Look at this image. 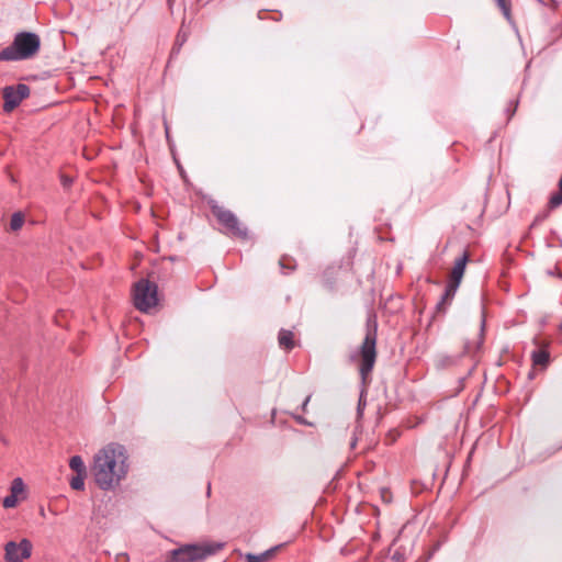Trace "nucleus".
I'll return each mask as SVG.
<instances>
[{
	"label": "nucleus",
	"instance_id": "obj_1",
	"mask_svg": "<svg viewBox=\"0 0 562 562\" xmlns=\"http://www.w3.org/2000/svg\"><path fill=\"white\" fill-rule=\"evenodd\" d=\"M130 470L126 449L115 442L108 443L93 457L91 473L99 488L114 491L126 479Z\"/></svg>",
	"mask_w": 562,
	"mask_h": 562
},
{
	"label": "nucleus",
	"instance_id": "obj_2",
	"mask_svg": "<svg viewBox=\"0 0 562 562\" xmlns=\"http://www.w3.org/2000/svg\"><path fill=\"white\" fill-rule=\"evenodd\" d=\"M38 35L21 32L15 35L12 44L0 52V60H23L35 56L40 49Z\"/></svg>",
	"mask_w": 562,
	"mask_h": 562
},
{
	"label": "nucleus",
	"instance_id": "obj_3",
	"mask_svg": "<svg viewBox=\"0 0 562 562\" xmlns=\"http://www.w3.org/2000/svg\"><path fill=\"white\" fill-rule=\"evenodd\" d=\"M221 543L186 544L169 552V562H199L222 549Z\"/></svg>",
	"mask_w": 562,
	"mask_h": 562
},
{
	"label": "nucleus",
	"instance_id": "obj_4",
	"mask_svg": "<svg viewBox=\"0 0 562 562\" xmlns=\"http://www.w3.org/2000/svg\"><path fill=\"white\" fill-rule=\"evenodd\" d=\"M376 322L373 319L372 323H368V331L360 349V375L363 383H367V379L371 373L376 358Z\"/></svg>",
	"mask_w": 562,
	"mask_h": 562
},
{
	"label": "nucleus",
	"instance_id": "obj_5",
	"mask_svg": "<svg viewBox=\"0 0 562 562\" xmlns=\"http://www.w3.org/2000/svg\"><path fill=\"white\" fill-rule=\"evenodd\" d=\"M134 305L140 312H148L157 305V285L148 280L142 279L134 285Z\"/></svg>",
	"mask_w": 562,
	"mask_h": 562
},
{
	"label": "nucleus",
	"instance_id": "obj_6",
	"mask_svg": "<svg viewBox=\"0 0 562 562\" xmlns=\"http://www.w3.org/2000/svg\"><path fill=\"white\" fill-rule=\"evenodd\" d=\"M212 213L224 227V232L226 234L240 239L248 238L247 228L239 222L233 212L220 205H212Z\"/></svg>",
	"mask_w": 562,
	"mask_h": 562
},
{
	"label": "nucleus",
	"instance_id": "obj_7",
	"mask_svg": "<svg viewBox=\"0 0 562 562\" xmlns=\"http://www.w3.org/2000/svg\"><path fill=\"white\" fill-rule=\"evenodd\" d=\"M32 542L22 539L20 542L9 541L4 546V559L7 562H23L32 554Z\"/></svg>",
	"mask_w": 562,
	"mask_h": 562
},
{
	"label": "nucleus",
	"instance_id": "obj_8",
	"mask_svg": "<svg viewBox=\"0 0 562 562\" xmlns=\"http://www.w3.org/2000/svg\"><path fill=\"white\" fill-rule=\"evenodd\" d=\"M30 94V88L24 83L18 86H9L3 89V110L5 112L13 111Z\"/></svg>",
	"mask_w": 562,
	"mask_h": 562
},
{
	"label": "nucleus",
	"instance_id": "obj_9",
	"mask_svg": "<svg viewBox=\"0 0 562 562\" xmlns=\"http://www.w3.org/2000/svg\"><path fill=\"white\" fill-rule=\"evenodd\" d=\"M26 498L27 491L23 480L21 477H15L11 482L10 494L2 499V506L5 509L14 508Z\"/></svg>",
	"mask_w": 562,
	"mask_h": 562
},
{
	"label": "nucleus",
	"instance_id": "obj_10",
	"mask_svg": "<svg viewBox=\"0 0 562 562\" xmlns=\"http://www.w3.org/2000/svg\"><path fill=\"white\" fill-rule=\"evenodd\" d=\"M468 257L467 255H463L454 262V266L451 271V279L448 284H456V288H459V284L464 273Z\"/></svg>",
	"mask_w": 562,
	"mask_h": 562
},
{
	"label": "nucleus",
	"instance_id": "obj_11",
	"mask_svg": "<svg viewBox=\"0 0 562 562\" xmlns=\"http://www.w3.org/2000/svg\"><path fill=\"white\" fill-rule=\"evenodd\" d=\"M456 284H448L441 300L437 303L436 310L438 313H445L447 307L450 305L456 292Z\"/></svg>",
	"mask_w": 562,
	"mask_h": 562
},
{
	"label": "nucleus",
	"instance_id": "obj_12",
	"mask_svg": "<svg viewBox=\"0 0 562 562\" xmlns=\"http://www.w3.org/2000/svg\"><path fill=\"white\" fill-rule=\"evenodd\" d=\"M280 547L281 546H277L259 554L248 553L246 554V560L247 562H268L274 557Z\"/></svg>",
	"mask_w": 562,
	"mask_h": 562
},
{
	"label": "nucleus",
	"instance_id": "obj_13",
	"mask_svg": "<svg viewBox=\"0 0 562 562\" xmlns=\"http://www.w3.org/2000/svg\"><path fill=\"white\" fill-rule=\"evenodd\" d=\"M278 340H279L280 347H282V348H284L286 350H291L294 347L293 333L290 331V330L282 329L279 333Z\"/></svg>",
	"mask_w": 562,
	"mask_h": 562
},
{
	"label": "nucleus",
	"instance_id": "obj_14",
	"mask_svg": "<svg viewBox=\"0 0 562 562\" xmlns=\"http://www.w3.org/2000/svg\"><path fill=\"white\" fill-rule=\"evenodd\" d=\"M69 468L79 475H87L86 464L80 456H74L69 460Z\"/></svg>",
	"mask_w": 562,
	"mask_h": 562
},
{
	"label": "nucleus",
	"instance_id": "obj_15",
	"mask_svg": "<svg viewBox=\"0 0 562 562\" xmlns=\"http://www.w3.org/2000/svg\"><path fill=\"white\" fill-rule=\"evenodd\" d=\"M535 366L546 367L549 362V352L546 349L535 350L531 355Z\"/></svg>",
	"mask_w": 562,
	"mask_h": 562
},
{
	"label": "nucleus",
	"instance_id": "obj_16",
	"mask_svg": "<svg viewBox=\"0 0 562 562\" xmlns=\"http://www.w3.org/2000/svg\"><path fill=\"white\" fill-rule=\"evenodd\" d=\"M504 16L509 21L512 19V0H495Z\"/></svg>",
	"mask_w": 562,
	"mask_h": 562
},
{
	"label": "nucleus",
	"instance_id": "obj_17",
	"mask_svg": "<svg viewBox=\"0 0 562 562\" xmlns=\"http://www.w3.org/2000/svg\"><path fill=\"white\" fill-rule=\"evenodd\" d=\"M24 224V216L22 213H14L10 221V228L12 231H19Z\"/></svg>",
	"mask_w": 562,
	"mask_h": 562
},
{
	"label": "nucleus",
	"instance_id": "obj_18",
	"mask_svg": "<svg viewBox=\"0 0 562 562\" xmlns=\"http://www.w3.org/2000/svg\"><path fill=\"white\" fill-rule=\"evenodd\" d=\"M86 476L87 475H79V474H76L75 476H72L69 482L71 488H74L76 491H82L85 488Z\"/></svg>",
	"mask_w": 562,
	"mask_h": 562
},
{
	"label": "nucleus",
	"instance_id": "obj_19",
	"mask_svg": "<svg viewBox=\"0 0 562 562\" xmlns=\"http://www.w3.org/2000/svg\"><path fill=\"white\" fill-rule=\"evenodd\" d=\"M61 182H63V186H64V187H69V186H70V183H71V179H70V178H68V177H66V176H63V177H61Z\"/></svg>",
	"mask_w": 562,
	"mask_h": 562
},
{
	"label": "nucleus",
	"instance_id": "obj_20",
	"mask_svg": "<svg viewBox=\"0 0 562 562\" xmlns=\"http://www.w3.org/2000/svg\"><path fill=\"white\" fill-rule=\"evenodd\" d=\"M169 2H172L173 0H168Z\"/></svg>",
	"mask_w": 562,
	"mask_h": 562
}]
</instances>
